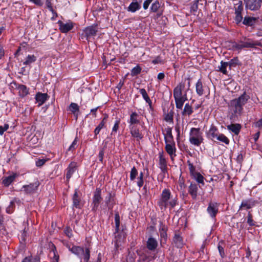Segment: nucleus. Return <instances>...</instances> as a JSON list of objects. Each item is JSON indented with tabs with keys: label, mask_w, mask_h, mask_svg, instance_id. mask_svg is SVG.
Returning <instances> with one entry per match:
<instances>
[{
	"label": "nucleus",
	"mask_w": 262,
	"mask_h": 262,
	"mask_svg": "<svg viewBox=\"0 0 262 262\" xmlns=\"http://www.w3.org/2000/svg\"><path fill=\"white\" fill-rule=\"evenodd\" d=\"M129 128L132 137L136 138L137 140H139L143 138V135L139 131V128L136 125L129 126Z\"/></svg>",
	"instance_id": "f8f14e48"
},
{
	"label": "nucleus",
	"mask_w": 262,
	"mask_h": 262,
	"mask_svg": "<svg viewBox=\"0 0 262 262\" xmlns=\"http://www.w3.org/2000/svg\"><path fill=\"white\" fill-rule=\"evenodd\" d=\"M50 254L51 255L52 254H53V260H57V261H58L59 256L56 254V248H55V246L54 245L52 246V250L50 251Z\"/></svg>",
	"instance_id": "09e8293b"
},
{
	"label": "nucleus",
	"mask_w": 262,
	"mask_h": 262,
	"mask_svg": "<svg viewBox=\"0 0 262 262\" xmlns=\"http://www.w3.org/2000/svg\"><path fill=\"white\" fill-rule=\"evenodd\" d=\"M101 193V191L99 188H97L94 192L93 198V209L94 210L98 208L99 205L102 200Z\"/></svg>",
	"instance_id": "6e6552de"
},
{
	"label": "nucleus",
	"mask_w": 262,
	"mask_h": 262,
	"mask_svg": "<svg viewBox=\"0 0 262 262\" xmlns=\"http://www.w3.org/2000/svg\"><path fill=\"white\" fill-rule=\"evenodd\" d=\"M48 96L46 93H38L35 96L36 102L38 103V106H40L43 104L47 100Z\"/></svg>",
	"instance_id": "dca6fc26"
},
{
	"label": "nucleus",
	"mask_w": 262,
	"mask_h": 262,
	"mask_svg": "<svg viewBox=\"0 0 262 262\" xmlns=\"http://www.w3.org/2000/svg\"><path fill=\"white\" fill-rule=\"evenodd\" d=\"M198 1H196L194 2L193 4L192 5L191 7V11L192 12H196L198 9Z\"/></svg>",
	"instance_id": "6e6d98bb"
},
{
	"label": "nucleus",
	"mask_w": 262,
	"mask_h": 262,
	"mask_svg": "<svg viewBox=\"0 0 262 262\" xmlns=\"http://www.w3.org/2000/svg\"><path fill=\"white\" fill-rule=\"evenodd\" d=\"M189 142L194 145L199 146L203 142V133L199 128H191L189 133Z\"/></svg>",
	"instance_id": "39448f33"
},
{
	"label": "nucleus",
	"mask_w": 262,
	"mask_h": 262,
	"mask_svg": "<svg viewBox=\"0 0 262 262\" xmlns=\"http://www.w3.org/2000/svg\"><path fill=\"white\" fill-rule=\"evenodd\" d=\"M228 130H231L235 135H238L241 129V125L239 124H231L227 126Z\"/></svg>",
	"instance_id": "b1692460"
},
{
	"label": "nucleus",
	"mask_w": 262,
	"mask_h": 262,
	"mask_svg": "<svg viewBox=\"0 0 262 262\" xmlns=\"http://www.w3.org/2000/svg\"><path fill=\"white\" fill-rule=\"evenodd\" d=\"M187 163H188V168H189L190 174L191 176H192L194 173L197 172L195 171V167L193 166V165L191 163H190V162L189 161H188Z\"/></svg>",
	"instance_id": "49530a36"
},
{
	"label": "nucleus",
	"mask_w": 262,
	"mask_h": 262,
	"mask_svg": "<svg viewBox=\"0 0 262 262\" xmlns=\"http://www.w3.org/2000/svg\"><path fill=\"white\" fill-rule=\"evenodd\" d=\"M194 178L199 183L204 184V177L199 172H196L191 176Z\"/></svg>",
	"instance_id": "c9c22d12"
},
{
	"label": "nucleus",
	"mask_w": 262,
	"mask_h": 262,
	"mask_svg": "<svg viewBox=\"0 0 262 262\" xmlns=\"http://www.w3.org/2000/svg\"><path fill=\"white\" fill-rule=\"evenodd\" d=\"M120 123V120L119 119H117L115 122L114 125L112 128V131L111 133V135H115L116 133H117L118 128H119V125Z\"/></svg>",
	"instance_id": "79ce46f5"
},
{
	"label": "nucleus",
	"mask_w": 262,
	"mask_h": 262,
	"mask_svg": "<svg viewBox=\"0 0 262 262\" xmlns=\"http://www.w3.org/2000/svg\"><path fill=\"white\" fill-rule=\"evenodd\" d=\"M73 28V25L71 22H69L66 24L59 22V29L62 33H67L71 30Z\"/></svg>",
	"instance_id": "a211bd4d"
},
{
	"label": "nucleus",
	"mask_w": 262,
	"mask_h": 262,
	"mask_svg": "<svg viewBox=\"0 0 262 262\" xmlns=\"http://www.w3.org/2000/svg\"><path fill=\"white\" fill-rule=\"evenodd\" d=\"M219 204L216 202H210L207 208V213L212 218H215L219 212Z\"/></svg>",
	"instance_id": "423d86ee"
},
{
	"label": "nucleus",
	"mask_w": 262,
	"mask_h": 262,
	"mask_svg": "<svg viewBox=\"0 0 262 262\" xmlns=\"http://www.w3.org/2000/svg\"><path fill=\"white\" fill-rule=\"evenodd\" d=\"M16 202V199H14L12 201H11L10 205L7 208L6 211L8 213H11L13 210L14 207V203Z\"/></svg>",
	"instance_id": "8fccbe9b"
},
{
	"label": "nucleus",
	"mask_w": 262,
	"mask_h": 262,
	"mask_svg": "<svg viewBox=\"0 0 262 262\" xmlns=\"http://www.w3.org/2000/svg\"><path fill=\"white\" fill-rule=\"evenodd\" d=\"M198 188L196 184H191L189 187L188 192L191 195L193 199H195L197 197V191Z\"/></svg>",
	"instance_id": "bb28decb"
},
{
	"label": "nucleus",
	"mask_w": 262,
	"mask_h": 262,
	"mask_svg": "<svg viewBox=\"0 0 262 262\" xmlns=\"http://www.w3.org/2000/svg\"><path fill=\"white\" fill-rule=\"evenodd\" d=\"M177 204V198L171 196L170 190L164 189L161 194L160 199L158 202V205L161 209H165L168 206H170V208H173Z\"/></svg>",
	"instance_id": "f03ea898"
},
{
	"label": "nucleus",
	"mask_w": 262,
	"mask_h": 262,
	"mask_svg": "<svg viewBox=\"0 0 262 262\" xmlns=\"http://www.w3.org/2000/svg\"><path fill=\"white\" fill-rule=\"evenodd\" d=\"M140 93L142 95L143 98L146 102L150 105L151 104V101L148 97L146 90L144 89H141L140 90Z\"/></svg>",
	"instance_id": "f704fd0d"
},
{
	"label": "nucleus",
	"mask_w": 262,
	"mask_h": 262,
	"mask_svg": "<svg viewBox=\"0 0 262 262\" xmlns=\"http://www.w3.org/2000/svg\"><path fill=\"white\" fill-rule=\"evenodd\" d=\"M165 150L172 160L176 157V148L175 144H166Z\"/></svg>",
	"instance_id": "2eb2a0df"
},
{
	"label": "nucleus",
	"mask_w": 262,
	"mask_h": 262,
	"mask_svg": "<svg viewBox=\"0 0 262 262\" xmlns=\"http://www.w3.org/2000/svg\"><path fill=\"white\" fill-rule=\"evenodd\" d=\"M254 125L256 127L261 128L262 127V118L259 119L258 121L254 123Z\"/></svg>",
	"instance_id": "774afa93"
},
{
	"label": "nucleus",
	"mask_w": 262,
	"mask_h": 262,
	"mask_svg": "<svg viewBox=\"0 0 262 262\" xmlns=\"http://www.w3.org/2000/svg\"><path fill=\"white\" fill-rule=\"evenodd\" d=\"M184 88L185 83L181 82L173 90L176 107L179 109L182 108L185 101L187 100L186 93L183 94L182 93Z\"/></svg>",
	"instance_id": "7ed1b4c3"
},
{
	"label": "nucleus",
	"mask_w": 262,
	"mask_h": 262,
	"mask_svg": "<svg viewBox=\"0 0 262 262\" xmlns=\"http://www.w3.org/2000/svg\"><path fill=\"white\" fill-rule=\"evenodd\" d=\"M256 203L257 202L252 199L244 200L242 202L239 209H249L255 206Z\"/></svg>",
	"instance_id": "ddd939ff"
},
{
	"label": "nucleus",
	"mask_w": 262,
	"mask_h": 262,
	"mask_svg": "<svg viewBox=\"0 0 262 262\" xmlns=\"http://www.w3.org/2000/svg\"><path fill=\"white\" fill-rule=\"evenodd\" d=\"M67 170L66 178L67 180H69L76 170V164L75 163H70Z\"/></svg>",
	"instance_id": "a878e982"
},
{
	"label": "nucleus",
	"mask_w": 262,
	"mask_h": 262,
	"mask_svg": "<svg viewBox=\"0 0 262 262\" xmlns=\"http://www.w3.org/2000/svg\"><path fill=\"white\" fill-rule=\"evenodd\" d=\"M159 163L161 169L165 172L166 171V161L162 154L159 156Z\"/></svg>",
	"instance_id": "2f4dec72"
},
{
	"label": "nucleus",
	"mask_w": 262,
	"mask_h": 262,
	"mask_svg": "<svg viewBox=\"0 0 262 262\" xmlns=\"http://www.w3.org/2000/svg\"><path fill=\"white\" fill-rule=\"evenodd\" d=\"M17 90H18L19 95L21 97H24L29 94V89L25 85H18Z\"/></svg>",
	"instance_id": "393cba45"
},
{
	"label": "nucleus",
	"mask_w": 262,
	"mask_h": 262,
	"mask_svg": "<svg viewBox=\"0 0 262 262\" xmlns=\"http://www.w3.org/2000/svg\"><path fill=\"white\" fill-rule=\"evenodd\" d=\"M64 233L69 237H71L72 236V229L70 228H66L64 230Z\"/></svg>",
	"instance_id": "bf43d9fd"
},
{
	"label": "nucleus",
	"mask_w": 262,
	"mask_h": 262,
	"mask_svg": "<svg viewBox=\"0 0 262 262\" xmlns=\"http://www.w3.org/2000/svg\"><path fill=\"white\" fill-rule=\"evenodd\" d=\"M104 121H101L99 124L96 127L94 130L95 138H96L97 135L99 133L100 130L104 127Z\"/></svg>",
	"instance_id": "a19ab883"
},
{
	"label": "nucleus",
	"mask_w": 262,
	"mask_h": 262,
	"mask_svg": "<svg viewBox=\"0 0 262 262\" xmlns=\"http://www.w3.org/2000/svg\"><path fill=\"white\" fill-rule=\"evenodd\" d=\"M46 4L49 10L53 12V9L52 6L51 0H46Z\"/></svg>",
	"instance_id": "0e129e2a"
},
{
	"label": "nucleus",
	"mask_w": 262,
	"mask_h": 262,
	"mask_svg": "<svg viewBox=\"0 0 262 262\" xmlns=\"http://www.w3.org/2000/svg\"><path fill=\"white\" fill-rule=\"evenodd\" d=\"M30 2L34 3L38 6H41L43 5V2L42 0H29Z\"/></svg>",
	"instance_id": "052dcab7"
},
{
	"label": "nucleus",
	"mask_w": 262,
	"mask_h": 262,
	"mask_svg": "<svg viewBox=\"0 0 262 262\" xmlns=\"http://www.w3.org/2000/svg\"><path fill=\"white\" fill-rule=\"evenodd\" d=\"M157 246L158 242L155 238L150 237L148 239L147 241V248L149 250L151 251L155 250L157 248Z\"/></svg>",
	"instance_id": "6ab92c4d"
},
{
	"label": "nucleus",
	"mask_w": 262,
	"mask_h": 262,
	"mask_svg": "<svg viewBox=\"0 0 262 262\" xmlns=\"http://www.w3.org/2000/svg\"><path fill=\"white\" fill-rule=\"evenodd\" d=\"M207 87L203 85L202 82L199 79L195 84V89L197 94L201 96L203 95L205 93Z\"/></svg>",
	"instance_id": "f3484780"
},
{
	"label": "nucleus",
	"mask_w": 262,
	"mask_h": 262,
	"mask_svg": "<svg viewBox=\"0 0 262 262\" xmlns=\"http://www.w3.org/2000/svg\"><path fill=\"white\" fill-rule=\"evenodd\" d=\"M164 140L165 142V144H175L173 136L172 137H164Z\"/></svg>",
	"instance_id": "864d4df0"
},
{
	"label": "nucleus",
	"mask_w": 262,
	"mask_h": 262,
	"mask_svg": "<svg viewBox=\"0 0 262 262\" xmlns=\"http://www.w3.org/2000/svg\"><path fill=\"white\" fill-rule=\"evenodd\" d=\"M143 172H140L139 176L137 178V185L139 188H141L143 185Z\"/></svg>",
	"instance_id": "a18cd8bd"
},
{
	"label": "nucleus",
	"mask_w": 262,
	"mask_h": 262,
	"mask_svg": "<svg viewBox=\"0 0 262 262\" xmlns=\"http://www.w3.org/2000/svg\"><path fill=\"white\" fill-rule=\"evenodd\" d=\"M256 18L254 17H245L243 21V24L248 26H252L255 23Z\"/></svg>",
	"instance_id": "58836bf2"
},
{
	"label": "nucleus",
	"mask_w": 262,
	"mask_h": 262,
	"mask_svg": "<svg viewBox=\"0 0 262 262\" xmlns=\"http://www.w3.org/2000/svg\"><path fill=\"white\" fill-rule=\"evenodd\" d=\"M257 46H260L261 43L258 41H253L250 39H246L243 41L241 40L238 42H233L232 48L233 50L241 51L244 48H254Z\"/></svg>",
	"instance_id": "20e7f679"
},
{
	"label": "nucleus",
	"mask_w": 262,
	"mask_h": 262,
	"mask_svg": "<svg viewBox=\"0 0 262 262\" xmlns=\"http://www.w3.org/2000/svg\"><path fill=\"white\" fill-rule=\"evenodd\" d=\"M77 144V138L76 137L73 142H72V144L70 145V146L68 148V150H73L75 149L76 146Z\"/></svg>",
	"instance_id": "5fc2aeb1"
},
{
	"label": "nucleus",
	"mask_w": 262,
	"mask_h": 262,
	"mask_svg": "<svg viewBox=\"0 0 262 262\" xmlns=\"http://www.w3.org/2000/svg\"><path fill=\"white\" fill-rule=\"evenodd\" d=\"M247 223L250 226L254 225L253 221L252 219V215L250 214H248Z\"/></svg>",
	"instance_id": "338daca9"
},
{
	"label": "nucleus",
	"mask_w": 262,
	"mask_h": 262,
	"mask_svg": "<svg viewBox=\"0 0 262 262\" xmlns=\"http://www.w3.org/2000/svg\"><path fill=\"white\" fill-rule=\"evenodd\" d=\"M172 243L178 248H182L184 245L182 237L178 233L174 234Z\"/></svg>",
	"instance_id": "4468645a"
},
{
	"label": "nucleus",
	"mask_w": 262,
	"mask_h": 262,
	"mask_svg": "<svg viewBox=\"0 0 262 262\" xmlns=\"http://www.w3.org/2000/svg\"><path fill=\"white\" fill-rule=\"evenodd\" d=\"M153 0H146L143 3V8L146 10Z\"/></svg>",
	"instance_id": "69168bd1"
},
{
	"label": "nucleus",
	"mask_w": 262,
	"mask_h": 262,
	"mask_svg": "<svg viewBox=\"0 0 262 262\" xmlns=\"http://www.w3.org/2000/svg\"><path fill=\"white\" fill-rule=\"evenodd\" d=\"M36 57L34 55H28L25 59V60L23 62V64L26 66H30L32 63L36 61Z\"/></svg>",
	"instance_id": "c85d7f7f"
},
{
	"label": "nucleus",
	"mask_w": 262,
	"mask_h": 262,
	"mask_svg": "<svg viewBox=\"0 0 262 262\" xmlns=\"http://www.w3.org/2000/svg\"><path fill=\"white\" fill-rule=\"evenodd\" d=\"M160 235L162 238L166 240L167 237V234L166 232V230L163 228L160 231Z\"/></svg>",
	"instance_id": "e2e57ef3"
},
{
	"label": "nucleus",
	"mask_w": 262,
	"mask_h": 262,
	"mask_svg": "<svg viewBox=\"0 0 262 262\" xmlns=\"http://www.w3.org/2000/svg\"><path fill=\"white\" fill-rule=\"evenodd\" d=\"M229 66L227 62H224L222 61L221 62V66H219V71L224 74H227V67Z\"/></svg>",
	"instance_id": "72a5a7b5"
},
{
	"label": "nucleus",
	"mask_w": 262,
	"mask_h": 262,
	"mask_svg": "<svg viewBox=\"0 0 262 262\" xmlns=\"http://www.w3.org/2000/svg\"><path fill=\"white\" fill-rule=\"evenodd\" d=\"M217 140L220 141L228 145L229 144V140L223 134H219L217 137L216 139Z\"/></svg>",
	"instance_id": "e433bc0d"
},
{
	"label": "nucleus",
	"mask_w": 262,
	"mask_h": 262,
	"mask_svg": "<svg viewBox=\"0 0 262 262\" xmlns=\"http://www.w3.org/2000/svg\"><path fill=\"white\" fill-rule=\"evenodd\" d=\"M243 19V16L241 13H235V20L237 23H240Z\"/></svg>",
	"instance_id": "13d9d810"
},
{
	"label": "nucleus",
	"mask_w": 262,
	"mask_h": 262,
	"mask_svg": "<svg viewBox=\"0 0 262 262\" xmlns=\"http://www.w3.org/2000/svg\"><path fill=\"white\" fill-rule=\"evenodd\" d=\"M193 112L192 107L188 104L186 103L185 105L184 109L182 113L183 115H187L189 116Z\"/></svg>",
	"instance_id": "4c0bfd02"
},
{
	"label": "nucleus",
	"mask_w": 262,
	"mask_h": 262,
	"mask_svg": "<svg viewBox=\"0 0 262 262\" xmlns=\"http://www.w3.org/2000/svg\"><path fill=\"white\" fill-rule=\"evenodd\" d=\"M73 205L74 207L77 208H80L81 207L80 200L78 196L77 190H75L73 196Z\"/></svg>",
	"instance_id": "c756f323"
},
{
	"label": "nucleus",
	"mask_w": 262,
	"mask_h": 262,
	"mask_svg": "<svg viewBox=\"0 0 262 262\" xmlns=\"http://www.w3.org/2000/svg\"><path fill=\"white\" fill-rule=\"evenodd\" d=\"M66 247L69 249V250L72 252L73 253L77 255L78 256L81 252L82 247L79 246H73L72 247L68 244L66 245Z\"/></svg>",
	"instance_id": "7c9ffc66"
},
{
	"label": "nucleus",
	"mask_w": 262,
	"mask_h": 262,
	"mask_svg": "<svg viewBox=\"0 0 262 262\" xmlns=\"http://www.w3.org/2000/svg\"><path fill=\"white\" fill-rule=\"evenodd\" d=\"M81 252L78 257L80 258H83L85 261L88 262L90 257V250L87 248H82Z\"/></svg>",
	"instance_id": "aec40b11"
},
{
	"label": "nucleus",
	"mask_w": 262,
	"mask_h": 262,
	"mask_svg": "<svg viewBox=\"0 0 262 262\" xmlns=\"http://www.w3.org/2000/svg\"><path fill=\"white\" fill-rule=\"evenodd\" d=\"M141 71V68L139 66L134 67L131 71V75L132 76H136L139 74Z\"/></svg>",
	"instance_id": "3c124183"
},
{
	"label": "nucleus",
	"mask_w": 262,
	"mask_h": 262,
	"mask_svg": "<svg viewBox=\"0 0 262 262\" xmlns=\"http://www.w3.org/2000/svg\"><path fill=\"white\" fill-rule=\"evenodd\" d=\"M17 176V173H13L12 175L4 178L3 180V184L6 186H9Z\"/></svg>",
	"instance_id": "4be33fe9"
},
{
	"label": "nucleus",
	"mask_w": 262,
	"mask_h": 262,
	"mask_svg": "<svg viewBox=\"0 0 262 262\" xmlns=\"http://www.w3.org/2000/svg\"><path fill=\"white\" fill-rule=\"evenodd\" d=\"M262 0H246V7L251 11L258 10L261 6Z\"/></svg>",
	"instance_id": "0eeeda50"
},
{
	"label": "nucleus",
	"mask_w": 262,
	"mask_h": 262,
	"mask_svg": "<svg viewBox=\"0 0 262 262\" xmlns=\"http://www.w3.org/2000/svg\"><path fill=\"white\" fill-rule=\"evenodd\" d=\"M69 110L74 114L76 120H77L79 111V106L77 103H71L69 106Z\"/></svg>",
	"instance_id": "cd10ccee"
},
{
	"label": "nucleus",
	"mask_w": 262,
	"mask_h": 262,
	"mask_svg": "<svg viewBox=\"0 0 262 262\" xmlns=\"http://www.w3.org/2000/svg\"><path fill=\"white\" fill-rule=\"evenodd\" d=\"M219 134L217 128L214 125H211L209 130L207 132V136L209 139L214 140Z\"/></svg>",
	"instance_id": "9b49d317"
},
{
	"label": "nucleus",
	"mask_w": 262,
	"mask_h": 262,
	"mask_svg": "<svg viewBox=\"0 0 262 262\" xmlns=\"http://www.w3.org/2000/svg\"><path fill=\"white\" fill-rule=\"evenodd\" d=\"M39 185L38 181H36L34 183H31L27 185H24L23 187L24 191L28 194L34 193L37 189Z\"/></svg>",
	"instance_id": "9d476101"
},
{
	"label": "nucleus",
	"mask_w": 262,
	"mask_h": 262,
	"mask_svg": "<svg viewBox=\"0 0 262 262\" xmlns=\"http://www.w3.org/2000/svg\"><path fill=\"white\" fill-rule=\"evenodd\" d=\"M141 8L140 4L136 1L133 0L127 8V11L132 12H135Z\"/></svg>",
	"instance_id": "5701e85b"
},
{
	"label": "nucleus",
	"mask_w": 262,
	"mask_h": 262,
	"mask_svg": "<svg viewBox=\"0 0 262 262\" xmlns=\"http://www.w3.org/2000/svg\"><path fill=\"white\" fill-rule=\"evenodd\" d=\"M138 174V171L135 167H133L130 171V180L134 181Z\"/></svg>",
	"instance_id": "37998d69"
},
{
	"label": "nucleus",
	"mask_w": 262,
	"mask_h": 262,
	"mask_svg": "<svg viewBox=\"0 0 262 262\" xmlns=\"http://www.w3.org/2000/svg\"><path fill=\"white\" fill-rule=\"evenodd\" d=\"M104 154V148H102V149L99 151V155H98V157H99V161H101V162H102V161H103Z\"/></svg>",
	"instance_id": "680f3d73"
},
{
	"label": "nucleus",
	"mask_w": 262,
	"mask_h": 262,
	"mask_svg": "<svg viewBox=\"0 0 262 262\" xmlns=\"http://www.w3.org/2000/svg\"><path fill=\"white\" fill-rule=\"evenodd\" d=\"M227 63L230 69H231L232 67H235L237 65L241 64V62L239 61L237 57H234L233 59H231L229 62H227Z\"/></svg>",
	"instance_id": "473e14b6"
},
{
	"label": "nucleus",
	"mask_w": 262,
	"mask_h": 262,
	"mask_svg": "<svg viewBox=\"0 0 262 262\" xmlns=\"http://www.w3.org/2000/svg\"><path fill=\"white\" fill-rule=\"evenodd\" d=\"M97 32L98 29L96 26L88 27L84 30V32L88 40L95 36Z\"/></svg>",
	"instance_id": "1a4fd4ad"
},
{
	"label": "nucleus",
	"mask_w": 262,
	"mask_h": 262,
	"mask_svg": "<svg viewBox=\"0 0 262 262\" xmlns=\"http://www.w3.org/2000/svg\"><path fill=\"white\" fill-rule=\"evenodd\" d=\"M9 128V124H5L4 126H0V135H3L5 131Z\"/></svg>",
	"instance_id": "4d7b16f0"
},
{
	"label": "nucleus",
	"mask_w": 262,
	"mask_h": 262,
	"mask_svg": "<svg viewBox=\"0 0 262 262\" xmlns=\"http://www.w3.org/2000/svg\"><path fill=\"white\" fill-rule=\"evenodd\" d=\"M235 13H241L243 10V3L242 1H238L236 4H234Z\"/></svg>",
	"instance_id": "ea45409f"
},
{
	"label": "nucleus",
	"mask_w": 262,
	"mask_h": 262,
	"mask_svg": "<svg viewBox=\"0 0 262 262\" xmlns=\"http://www.w3.org/2000/svg\"><path fill=\"white\" fill-rule=\"evenodd\" d=\"M160 4L158 2L156 1L151 5L150 9L152 11L155 12L158 10Z\"/></svg>",
	"instance_id": "603ef678"
},
{
	"label": "nucleus",
	"mask_w": 262,
	"mask_h": 262,
	"mask_svg": "<svg viewBox=\"0 0 262 262\" xmlns=\"http://www.w3.org/2000/svg\"><path fill=\"white\" fill-rule=\"evenodd\" d=\"M115 223L116 227V231L118 232L120 226V216L118 213H116L115 214Z\"/></svg>",
	"instance_id": "c03bdc74"
},
{
	"label": "nucleus",
	"mask_w": 262,
	"mask_h": 262,
	"mask_svg": "<svg viewBox=\"0 0 262 262\" xmlns=\"http://www.w3.org/2000/svg\"><path fill=\"white\" fill-rule=\"evenodd\" d=\"M223 244V242H220L217 246L218 250L220 253V254L222 257H224L225 256V253L224 252V247H222V244Z\"/></svg>",
	"instance_id": "de8ad7c7"
},
{
	"label": "nucleus",
	"mask_w": 262,
	"mask_h": 262,
	"mask_svg": "<svg viewBox=\"0 0 262 262\" xmlns=\"http://www.w3.org/2000/svg\"><path fill=\"white\" fill-rule=\"evenodd\" d=\"M249 99L250 96L245 92L238 98L233 99L230 101L229 105L231 112L230 118L232 121H236L238 120L239 117L243 113V106L247 103Z\"/></svg>",
	"instance_id": "f257e3e1"
},
{
	"label": "nucleus",
	"mask_w": 262,
	"mask_h": 262,
	"mask_svg": "<svg viewBox=\"0 0 262 262\" xmlns=\"http://www.w3.org/2000/svg\"><path fill=\"white\" fill-rule=\"evenodd\" d=\"M139 115L136 112H133L130 115V118L128 122L129 123V126L135 125L140 122L139 119Z\"/></svg>",
	"instance_id": "412c9836"
}]
</instances>
